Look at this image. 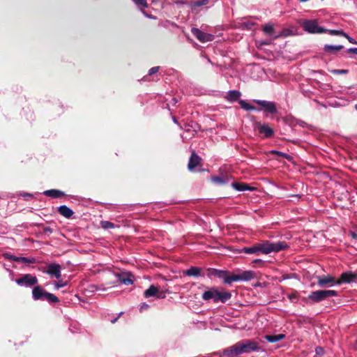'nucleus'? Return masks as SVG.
I'll list each match as a JSON object with an SVG mask.
<instances>
[{
	"instance_id": "603ef678",
	"label": "nucleus",
	"mask_w": 357,
	"mask_h": 357,
	"mask_svg": "<svg viewBox=\"0 0 357 357\" xmlns=\"http://www.w3.org/2000/svg\"><path fill=\"white\" fill-rule=\"evenodd\" d=\"M355 109L357 110V105H355Z\"/></svg>"
},
{
	"instance_id": "6ab92c4d",
	"label": "nucleus",
	"mask_w": 357,
	"mask_h": 357,
	"mask_svg": "<svg viewBox=\"0 0 357 357\" xmlns=\"http://www.w3.org/2000/svg\"><path fill=\"white\" fill-rule=\"evenodd\" d=\"M43 194L46 196L52 197V198H57L63 196L65 194L63 192L59 190H47L44 191Z\"/></svg>"
},
{
	"instance_id": "423d86ee",
	"label": "nucleus",
	"mask_w": 357,
	"mask_h": 357,
	"mask_svg": "<svg viewBox=\"0 0 357 357\" xmlns=\"http://www.w3.org/2000/svg\"><path fill=\"white\" fill-rule=\"evenodd\" d=\"M317 278L320 287H332L337 284V280L331 275L318 276Z\"/></svg>"
},
{
	"instance_id": "a19ab883",
	"label": "nucleus",
	"mask_w": 357,
	"mask_h": 357,
	"mask_svg": "<svg viewBox=\"0 0 357 357\" xmlns=\"http://www.w3.org/2000/svg\"><path fill=\"white\" fill-rule=\"evenodd\" d=\"M158 70H159V67H158V66L153 67V68H151L149 70V75H153V74H154V73H156L158 71Z\"/></svg>"
},
{
	"instance_id": "4468645a",
	"label": "nucleus",
	"mask_w": 357,
	"mask_h": 357,
	"mask_svg": "<svg viewBox=\"0 0 357 357\" xmlns=\"http://www.w3.org/2000/svg\"><path fill=\"white\" fill-rule=\"evenodd\" d=\"M144 295L146 298L156 296L158 298H163L165 296L164 293H159L158 288L154 285L150 286V287L144 291Z\"/></svg>"
},
{
	"instance_id": "b1692460",
	"label": "nucleus",
	"mask_w": 357,
	"mask_h": 357,
	"mask_svg": "<svg viewBox=\"0 0 357 357\" xmlns=\"http://www.w3.org/2000/svg\"><path fill=\"white\" fill-rule=\"evenodd\" d=\"M185 274L188 276H199L200 275V269L197 267H191L185 271Z\"/></svg>"
},
{
	"instance_id": "2eb2a0df",
	"label": "nucleus",
	"mask_w": 357,
	"mask_h": 357,
	"mask_svg": "<svg viewBox=\"0 0 357 357\" xmlns=\"http://www.w3.org/2000/svg\"><path fill=\"white\" fill-rule=\"evenodd\" d=\"M356 277V275L351 272L343 273L340 278L337 280V284H342L343 283H349L353 281Z\"/></svg>"
},
{
	"instance_id": "de8ad7c7",
	"label": "nucleus",
	"mask_w": 357,
	"mask_h": 357,
	"mask_svg": "<svg viewBox=\"0 0 357 357\" xmlns=\"http://www.w3.org/2000/svg\"><path fill=\"white\" fill-rule=\"evenodd\" d=\"M290 299H293L294 298H295V296L294 295H291L289 296Z\"/></svg>"
},
{
	"instance_id": "39448f33",
	"label": "nucleus",
	"mask_w": 357,
	"mask_h": 357,
	"mask_svg": "<svg viewBox=\"0 0 357 357\" xmlns=\"http://www.w3.org/2000/svg\"><path fill=\"white\" fill-rule=\"evenodd\" d=\"M337 291L335 290H318L311 292L308 298L315 303L321 302L329 297L336 296Z\"/></svg>"
},
{
	"instance_id": "72a5a7b5",
	"label": "nucleus",
	"mask_w": 357,
	"mask_h": 357,
	"mask_svg": "<svg viewBox=\"0 0 357 357\" xmlns=\"http://www.w3.org/2000/svg\"><path fill=\"white\" fill-rule=\"evenodd\" d=\"M66 285H67V282L61 280H59L58 282H56L54 283V289H60L61 287H65Z\"/></svg>"
},
{
	"instance_id": "a211bd4d",
	"label": "nucleus",
	"mask_w": 357,
	"mask_h": 357,
	"mask_svg": "<svg viewBox=\"0 0 357 357\" xmlns=\"http://www.w3.org/2000/svg\"><path fill=\"white\" fill-rule=\"evenodd\" d=\"M231 186L233 188L238 191H245V190H253L255 188L252 187H250L248 185L243 183H236L234 182L231 183Z\"/></svg>"
},
{
	"instance_id": "9b49d317",
	"label": "nucleus",
	"mask_w": 357,
	"mask_h": 357,
	"mask_svg": "<svg viewBox=\"0 0 357 357\" xmlns=\"http://www.w3.org/2000/svg\"><path fill=\"white\" fill-rule=\"evenodd\" d=\"M255 102L260 105L263 110L271 114H275L277 112L275 105L273 102L267 100H255Z\"/></svg>"
},
{
	"instance_id": "0eeeda50",
	"label": "nucleus",
	"mask_w": 357,
	"mask_h": 357,
	"mask_svg": "<svg viewBox=\"0 0 357 357\" xmlns=\"http://www.w3.org/2000/svg\"><path fill=\"white\" fill-rule=\"evenodd\" d=\"M15 282L20 286L29 287L36 284L38 279L31 274H25L22 278L17 279Z\"/></svg>"
},
{
	"instance_id": "a18cd8bd",
	"label": "nucleus",
	"mask_w": 357,
	"mask_h": 357,
	"mask_svg": "<svg viewBox=\"0 0 357 357\" xmlns=\"http://www.w3.org/2000/svg\"><path fill=\"white\" fill-rule=\"evenodd\" d=\"M273 152L276 153V154H278V155H282V156H284V157H286V158H287V156H288L286 153H281V152H279V151H274Z\"/></svg>"
},
{
	"instance_id": "e433bc0d",
	"label": "nucleus",
	"mask_w": 357,
	"mask_h": 357,
	"mask_svg": "<svg viewBox=\"0 0 357 357\" xmlns=\"http://www.w3.org/2000/svg\"><path fill=\"white\" fill-rule=\"evenodd\" d=\"M315 352L318 356H321L324 354V349L321 347H317L315 349Z\"/></svg>"
},
{
	"instance_id": "ddd939ff",
	"label": "nucleus",
	"mask_w": 357,
	"mask_h": 357,
	"mask_svg": "<svg viewBox=\"0 0 357 357\" xmlns=\"http://www.w3.org/2000/svg\"><path fill=\"white\" fill-rule=\"evenodd\" d=\"M242 346H243V350L244 353H249L250 351H259L260 349L259 347L258 346L257 343L250 340H245L241 341Z\"/></svg>"
},
{
	"instance_id": "ea45409f",
	"label": "nucleus",
	"mask_w": 357,
	"mask_h": 357,
	"mask_svg": "<svg viewBox=\"0 0 357 357\" xmlns=\"http://www.w3.org/2000/svg\"><path fill=\"white\" fill-rule=\"evenodd\" d=\"M254 25V24L252 22H243L242 24V26L244 27V28H246L248 29H251L252 26Z\"/></svg>"
},
{
	"instance_id": "7ed1b4c3",
	"label": "nucleus",
	"mask_w": 357,
	"mask_h": 357,
	"mask_svg": "<svg viewBox=\"0 0 357 357\" xmlns=\"http://www.w3.org/2000/svg\"><path fill=\"white\" fill-rule=\"evenodd\" d=\"M223 278L224 282L231 284L236 281H249L255 278V273L252 271H245L238 274L229 275L225 272L221 276Z\"/></svg>"
},
{
	"instance_id": "37998d69",
	"label": "nucleus",
	"mask_w": 357,
	"mask_h": 357,
	"mask_svg": "<svg viewBox=\"0 0 357 357\" xmlns=\"http://www.w3.org/2000/svg\"><path fill=\"white\" fill-rule=\"evenodd\" d=\"M149 305L148 304H146V303H143V304L140 306V307H139V311H140V312H143V311H144V310H147V309L149 308Z\"/></svg>"
},
{
	"instance_id": "f257e3e1",
	"label": "nucleus",
	"mask_w": 357,
	"mask_h": 357,
	"mask_svg": "<svg viewBox=\"0 0 357 357\" xmlns=\"http://www.w3.org/2000/svg\"><path fill=\"white\" fill-rule=\"evenodd\" d=\"M287 248L284 242L271 243L268 241L257 243L252 247L243 248L242 251L246 254L259 255V253L268 255L271 252H278Z\"/></svg>"
},
{
	"instance_id": "f8f14e48",
	"label": "nucleus",
	"mask_w": 357,
	"mask_h": 357,
	"mask_svg": "<svg viewBox=\"0 0 357 357\" xmlns=\"http://www.w3.org/2000/svg\"><path fill=\"white\" fill-rule=\"evenodd\" d=\"M255 128L258 130L260 134L264 135L265 137H270L273 135V130L267 124L257 122L255 123Z\"/></svg>"
},
{
	"instance_id": "20e7f679",
	"label": "nucleus",
	"mask_w": 357,
	"mask_h": 357,
	"mask_svg": "<svg viewBox=\"0 0 357 357\" xmlns=\"http://www.w3.org/2000/svg\"><path fill=\"white\" fill-rule=\"evenodd\" d=\"M299 23L304 31L309 33H322L326 31L319 26L316 20H301Z\"/></svg>"
},
{
	"instance_id": "cd10ccee",
	"label": "nucleus",
	"mask_w": 357,
	"mask_h": 357,
	"mask_svg": "<svg viewBox=\"0 0 357 357\" xmlns=\"http://www.w3.org/2000/svg\"><path fill=\"white\" fill-rule=\"evenodd\" d=\"M17 259V261L20 263H24V264H33L36 261L35 258H28V257H18Z\"/></svg>"
},
{
	"instance_id": "c9c22d12",
	"label": "nucleus",
	"mask_w": 357,
	"mask_h": 357,
	"mask_svg": "<svg viewBox=\"0 0 357 357\" xmlns=\"http://www.w3.org/2000/svg\"><path fill=\"white\" fill-rule=\"evenodd\" d=\"M281 35H282L284 36H291V35H294V33L289 29H284L282 31Z\"/></svg>"
},
{
	"instance_id": "aec40b11",
	"label": "nucleus",
	"mask_w": 357,
	"mask_h": 357,
	"mask_svg": "<svg viewBox=\"0 0 357 357\" xmlns=\"http://www.w3.org/2000/svg\"><path fill=\"white\" fill-rule=\"evenodd\" d=\"M58 211L61 215L67 218H70L73 215V211L65 205L59 206Z\"/></svg>"
},
{
	"instance_id": "864d4df0",
	"label": "nucleus",
	"mask_w": 357,
	"mask_h": 357,
	"mask_svg": "<svg viewBox=\"0 0 357 357\" xmlns=\"http://www.w3.org/2000/svg\"><path fill=\"white\" fill-rule=\"evenodd\" d=\"M116 319H114L113 321H112V323H114L116 321Z\"/></svg>"
},
{
	"instance_id": "4c0bfd02",
	"label": "nucleus",
	"mask_w": 357,
	"mask_h": 357,
	"mask_svg": "<svg viewBox=\"0 0 357 357\" xmlns=\"http://www.w3.org/2000/svg\"><path fill=\"white\" fill-rule=\"evenodd\" d=\"M344 37H345L350 43L351 44H356L357 45V41H356L354 38H352L351 37H350L348 34H347L346 33H344Z\"/></svg>"
},
{
	"instance_id": "412c9836",
	"label": "nucleus",
	"mask_w": 357,
	"mask_h": 357,
	"mask_svg": "<svg viewBox=\"0 0 357 357\" xmlns=\"http://www.w3.org/2000/svg\"><path fill=\"white\" fill-rule=\"evenodd\" d=\"M285 337L283 334L279 335H267L264 336V338L269 342H276L282 340Z\"/></svg>"
},
{
	"instance_id": "f704fd0d",
	"label": "nucleus",
	"mask_w": 357,
	"mask_h": 357,
	"mask_svg": "<svg viewBox=\"0 0 357 357\" xmlns=\"http://www.w3.org/2000/svg\"><path fill=\"white\" fill-rule=\"evenodd\" d=\"M136 5L146 8L148 4L146 0H132Z\"/></svg>"
},
{
	"instance_id": "58836bf2",
	"label": "nucleus",
	"mask_w": 357,
	"mask_h": 357,
	"mask_svg": "<svg viewBox=\"0 0 357 357\" xmlns=\"http://www.w3.org/2000/svg\"><path fill=\"white\" fill-rule=\"evenodd\" d=\"M331 73L333 74H347L348 73L347 70H333Z\"/></svg>"
},
{
	"instance_id": "4be33fe9",
	"label": "nucleus",
	"mask_w": 357,
	"mask_h": 357,
	"mask_svg": "<svg viewBox=\"0 0 357 357\" xmlns=\"http://www.w3.org/2000/svg\"><path fill=\"white\" fill-rule=\"evenodd\" d=\"M343 48L342 45H326L324 47L325 52L329 54H334L337 51H339Z\"/></svg>"
},
{
	"instance_id": "5701e85b",
	"label": "nucleus",
	"mask_w": 357,
	"mask_h": 357,
	"mask_svg": "<svg viewBox=\"0 0 357 357\" xmlns=\"http://www.w3.org/2000/svg\"><path fill=\"white\" fill-rule=\"evenodd\" d=\"M241 94L238 91H230L228 92L226 98L227 100L233 102L236 100L241 96Z\"/></svg>"
},
{
	"instance_id": "dca6fc26",
	"label": "nucleus",
	"mask_w": 357,
	"mask_h": 357,
	"mask_svg": "<svg viewBox=\"0 0 357 357\" xmlns=\"http://www.w3.org/2000/svg\"><path fill=\"white\" fill-rule=\"evenodd\" d=\"M45 291L41 287L37 286L33 288L32 291V296L34 300H44L45 296Z\"/></svg>"
},
{
	"instance_id": "a878e982",
	"label": "nucleus",
	"mask_w": 357,
	"mask_h": 357,
	"mask_svg": "<svg viewBox=\"0 0 357 357\" xmlns=\"http://www.w3.org/2000/svg\"><path fill=\"white\" fill-rule=\"evenodd\" d=\"M121 283L129 285L132 283V280L130 275H122L119 278Z\"/></svg>"
},
{
	"instance_id": "f3484780",
	"label": "nucleus",
	"mask_w": 357,
	"mask_h": 357,
	"mask_svg": "<svg viewBox=\"0 0 357 357\" xmlns=\"http://www.w3.org/2000/svg\"><path fill=\"white\" fill-rule=\"evenodd\" d=\"M200 162V158L195 153H192L190 158L188 162V169L192 171L196 167L198 166Z\"/></svg>"
},
{
	"instance_id": "79ce46f5",
	"label": "nucleus",
	"mask_w": 357,
	"mask_h": 357,
	"mask_svg": "<svg viewBox=\"0 0 357 357\" xmlns=\"http://www.w3.org/2000/svg\"><path fill=\"white\" fill-rule=\"evenodd\" d=\"M6 257L10 260L15 261H17L16 259L18 258V257H16V256H14L12 255H9V254H6Z\"/></svg>"
},
{
	"instance_id": "bb28decb",
	"label": "nucleus",
	"mask_w": 357,
	"mask_h": 357,
	"mask_svg": "<svg viewBox=\"0 0 357 357\" xmlns=\"http://www.w3.org/2000/svg\"><path fill=\"white\" fill-rule=\"evenodd\" d=\"M239 104H240L241 108H243V109H245L246 111H251V110L256 109V108L255 107L250 105L248 102H247L245 100H240Z\"/></svg>"
},
{
	"instance_id": "8fccbe9b",
	"label": "nucleus",
	"mask_w": 357,
	"mask_h": 357,
	"mask_svg": "<svg viewBox=\"0 0 357 357\" xmlns=\"http://www.w3.org/2000/svg\"><path fill=\"white\" fill-rule=\"evenodd\" d=\"M173 120H174V123H177V121L175 118H173Z\"/></svg>"
},
{
	"instance_id": "f03ea898",
	"label": "nucleus",
	"mask_w": 357,
	"mask_h": 357,
	"mask_svg": "<svg viewBox=\"0 0 357 357\" xmlns=\"http://www.w3.org/2000/svg\"><path fill=\"white\" fill-rule=\"evenodd\" d=\"M231 294L228 291H219L216 289L212 288L204 291L202 297L204 301H209L212 299L215 303H218L219 301L225 303L231 298Z\"/></svg>"
},
{
	"instance_id": "393cba45",
	"label": "nucleus",
	"mask_w": 357,
	"mask_h": 357,
	"mask_svg": "<svg viewBox=\"0 0 357 357\" xmlns=\"http://www.w3.org/2000/svg\"><path fill=\"white\" fill-rule=\"evenodd\" d=\"M227 178L224 176H213L211 181L218 185H222L227 182Z\"/></svg>"
},
{
	"instance_id": "473e14b6",
	"label": "nucleus",
	"mask_w": 357,
	"mask_h": 357,
	"mask_svg": "<svg viewBox=\"0 0 357 357\" xmlns=\"http://www.w3.org/2000/svg\"><path fill=\"white\" fill-rule=\"evenodd\" d=\"M208 3V0H197L192 2L193 7H198L206 5Z\"/></svg>"
},
{
	"instance_id": "6e6552de",
	"label": "nucleus",
	"mask_w": 357,
	"mask_h": 357,
	"mask_svg": "<svg viewBox=\"0 0 357 357\" xmlns=\"http://www.w3.org/2000/svg\"><path fill=\"white\" fill-rule=\"evenodd\" d=\"M222 354L224 356L228 357L233 356H238L241 354H244L241 342H238L235 344L225 349L223 351Z\"/></svg>"
},
{
	"instance_id": "09e8293b",
	"label": "nucleus",
	"mask_w": 357,
	"mask_h": 357,
	"mask_svg": "<svg viewBox=\"0 0 357 357\" xmlns=\"http://www.w3.org/2000/svg\"><path fill=\"white\" fill-rule=\"evenodd\" d=\"M24 196L31 197L30 194H24Z\"/></svg>"
},
{
	"instance_id": "3c124183",
	"label": "nucleus",
	"mask_w": 357,
	"mask_h": 357,
	"mask_svg": "<svg viewBox=\"0 0 357 357\" xmlns=\"http://www.w3.org/2000/svg\"><path fill=\"white\" fill-rule=\"evenodd\" d=\"M258 261H261V260L260 259H257V260L255 261V262H258Z\"/></svg>"
},
{
	"instance_id": "c756f323",
	"label": "nucleus",
	"mask_w": 357,
	"mask_h": 357,
	"mask_svg": "<svg viewBox=\"0 0 357 357\" xmlns=\"http://www.w3.org/2000/svg\"><path fill=\"white\" fill-rule=\"evenodd\" d=\"M44 300L49 301L50 303H56L59 301L58 298L52 294L47 292Z\"/></svg>"
},
{
	"instance_id": "7c9ffc66",
	"label": "nucleus",
	"mask_w": 357,
	"mask_h": 357,
	"mask_svg": "<svg viewBox=\"0 0 357 357\" xmlns=\"http://www.w3.org/2000/svg\"><path fill=\"white\" fill-rule=\"evenodd\" d=\"M326 32H328L331 35L342 36H344V33H345L342 30H335V29H330V30L326 29Z\"/></svg>"
},
{
	"instance_id": "c03bdc74",
	"label": "nucleus",
	"mask_w": 357,
	"mask_h": 357,
	"mask_svg": "<svg viewBox=\"0 0 357 357\" xmlns=\"http://www.w3.org/2000/svg\"><path fill=\"white\" fill-rule=\"evenodd\" d=\"M348 53H353L357 54V47H351L347 50Z\"/></svg>"
},
{
	"instance_id": "9d476101",
	"label": "nucleus",
	"mask_w": 357,
	"mask_h": 357,
	"mask_svg": "<svg viewBox=\"0 0 357 357\" xmlns=\"http://www.w3.org/2000/svg\"><path fill=\"white\" fill-rule=\"evenodd\" d=\"M44 273L48 274L51 278L59 279L61 276V266L58 264H50L46 267Z\"/></svg>"
},
{
	"instance_id": "2f4dec72",
	"label": "nucleus",
	"mask_w": 357,
	"mask_h": 357,
	"mask_svg": "<svg viewBox=\"0 0 357 357\" xmlns=\"http://www.w3.org/2000/svg\"><path fill=\"white\" fill-rule=\"evenodd\" d=\"M101 226L103 229H112L114 228L115 225L114 223L109 221H102Z\"/></svg>"
},
{
	"instance_id": "c85d7f7f",
	"label": "nucleus",
	"mask_w": 357,
	"mask_h": 357,
	"mask_svg": "<svg viewBox=\"0 0 357 357\" xmlns=\"http://www.w3.org/2000/svg\"><path fill=\"white\" fill-rule=\"evenodd\" d=\"M263 31L268 35H272L274 32V25L271 23L266 24L263 27Z\"/></svg>"
},
{
	"instance_id": "1a4fd4ad",
	"label": "nucleus",
	"mask_w": 357,
	"mask_h": 357,
	"mask_svg": "<svg viewBox=\"0 0 357 357\" xmlns=\"http://www.w3.org/2000/svg\"><path fill=\"white\" fill-rule=\"evenodd\" d=\"M192 33L202 43L210 42L214 39L213 35L205 33L197 28H192Z\"/></svg>"
},
{
	"instance_id": "49530a36",
	"label": "nucleus",
	"mask_w": 357,
	"mask_h": 357,
	"mask_svg": "<svg viewBox=\"0 0 357 357\" xmlns=\"http://www.w3.org/2000/svg\"><path fill=\"white\" fill-rule=\"evenodd\" d=\"M350 235L354 239H357V234L354 231H350Z\"/></svg>"
}]
</instances>
